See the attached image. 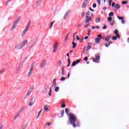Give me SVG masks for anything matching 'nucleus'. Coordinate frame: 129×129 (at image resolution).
<instances>
[{
    "instance_id": "f257e3e1",
    "label": "nucleus",
    "mask_w": 129,
    "mask_h": 129,
    "mask_svg": "<svg viewBox=\"0 0 129 129\" xmlns=\"http://www.w3.org/2000/svg\"><path fill=\"white\" fill-rule=\"evenodd\" d=\"M69 115V119L71 124H72L73 127H76V126L79 127L80 126V122L77 120V117H76V116H75L74 114L70 113Z\"/></svg>"
},
{
    "instance_id": "f03ea898",
    "label": "nucleus",
    "mask_w": 129,
    "mask_h": 129,
    "mask_svg": "<svg viewBox=\"0 0 129 129\" xmlns=\"http://www.w3.org/2000/svg\"><path fill=\"white\" fill-rule=\"evenodd\" d=\"M26 43H28V40H25L22 42H20L15 46L16 50H21V49H23V47H25L26 45Z\"/></svg>"
},
{
    "instance_id": "7ed1b4c3",
    "label": "nucleus",
    "mask_w": 129,
    "mask_h": 129,
    "mask_svg": "<svg viewBox=\"0 0 129 129\" xmlns=\"http://www.w3.org/2000/svg\"><path fill=\"white\" fill-rule=\"evenodd\" d=\"M90 14V12H88L86 13V19L85 20V24H87V23H89L90 21H91V19H92V17H89V16Z\"/></svg>"
},
{
    "instance_id": "20e7f679",
    "label": "nucleus",
    "mask_w": 129,
    "mask_h": 129,
    "mask_svg": "<svg viewBox=\"0 0 129 129\" xmlns=\"http://www.w3.org/2000/svg\"><path fill=\"white\" fill-rule=\"evenodd\" d=\"M24 110H25V106H23L20 108V109L19 110L18 113L15 116L14 119H16L17 117H19V116L20 115V114H21V113H23Z\"/></svg>"
},
{
    "instance_id": "39448f33",
    "label": "nucleus",
    "mask_w": 129,
    "mask_h": 129,
    "mask_svg": "<svg viewBox=\"0 0 129 129\" xmlns=\"http://www.w3.org/2000/svg\"><path fill=\"white\" fill-rule=\"evenodd\" d=\"M30 26H31V21H29L27 24L25 30L23 31L22 33V37H24L26 34V33L29 31V28H30Z\"/></svg>"
},
{
    "instance_id": "423d86ee",
    "label": "nucleus",
    "mask_w": 129,
    "mask_h": 129,
    "mask_svg": "<svg viewBox=\"0 0 129 129\" xmlns=\"http://www.w3.org/2000/svg\"><path fill=\"white\" fill-rule=\"evenodd\" d=\"M20 20H21L20 17H18V19L14 22L13 25H12V27L11 28V31H13L14 29H16L17 25L18 23H19V21H20Z\"/></svg>"
},
{
    "instance_id": "0eeeda50",
    "label": "nucleus",
    "mask_w": 129,
    "mask_h": 129,
    "mask_svg": "<svg viewBox=\"0 0 129 129\" xmlns=\"http://www.w3.org/2000/svg\"><path fill=\"white\" fill-rule=\"evenodd\" d=\"M34 62H33L28 73L27 74V77L29 78L31 77V75H32V73H33V70L34 69Z\"/></svg>"
},
{
    "instance_id": "6e6552de",
    "label": "nucleus",
    "mask_w": 129,
    "mask_h": 129,
    "mask_svg": "<svg viewBox=\"0 0 129 129\" xmlns=\"http://www.w3.org/2000/svg\"><path fill=\"white\" fill-rule=\"evenodd\" d=\"M99 59H100V55L99 54H96L95 55V58H93L92 60L93 62H95V63H98L97 61H99Z\"/></svg>"
},
{
    "instance_id": "1a4fd4ad",
    "label": "nucleus",
    "mask_w": 129,
    "mask_h": 129,
    "mask_svg": "<svg viewBox=\"0 0 129 129\" xmlns=\"http://www.w3.org/2000/svg\"><path fill=\"white\" fill-rule=\"evenodd\" d=\"M37 41H38V38H34L32 41V44L29 45V46L28 47V49H29V50H31V48H33V46H35V45L37 44Z\"/></svg>"
},
{
    "instance_id": "9d476101",
    "label": "nucleus",
    "mask_w": 129,
    "mask_h": 129,
    "mask_svg": "<svg viewBox=\"0 0 129 129\" xmlns=\"http://www.w3.org/2000/svg\"><path fill=\"white\" fill-rule=\"evenodd\" d=\"M97 38H95V42L97 44H98V43H99V41H100V40H101V39H102V35L101 34H98L97 35Z\"/></svg>"
},
{
    "instance_id": "9b49d317",
    "label": "nucleus",
    "mask_w": 129,
    "mask_h": 129,
    "mask_svg": "<svg viewBox=\"0 0 129 129\" xmlns=\"http://www.w3.org/2000/svg\"><path fill=\"white\" fill-rule=\"evenodd\" d=\"M57 49H58V43L55 42L54 43V44H53V52L54 53L56 52V50H57Z\"/></svg>"
},
{
    "instance_id": "f8f14e48",
    "label": "nucleus",
    "mask_w": 129,
    "mask_h": 129,
    "mask_svg": "<svg viewBox=\"0 0 129 129\" xmlns=\"http://www.w3.org/2000/svg\"><path fill=\"white\" fill-rule=\"evenodd\" d=\"M35 101H36V98L33 97L29 102V106H32V105L35 103Z\"/></svg>"
},
{
    "instance_id": "ddd939ff",
    "label": "nucleus",
    "mask_w": 129,
    "mask_h": 129,
    "mask_svg": "<svg viewBox=\"0 0 129 129\" xmlns=\"http://www.w3.org/2000/svg\"><path fill=\"white\" fill-rule=\"evenodd\" d=\"M46 60L43 59L40 63V67H42V68H44V67H45V65H46Z\"/></svg>"
},
{
    "instance_id": "4468645a",
    "label": "nucleus",
    "mask_w": 129,
    "mask_h": 129,
    "mask_svg": "<svg viewBox=\"0 0 129 129\" xmlns=\"http://www.w3.org/2000/svg\"><path fill=\"white\" fill-rule=\"evenodd\" d=\"M32 91H33V88L29 89L28 92L25 95V97H28V96L31 94V92H32Z\"/></svg>"
},
{
    "instance_id": "2eb2a0df",
    "label": "nucleus",
    "mask_w": 129,
    "mask_h": 129,
    "mask_svg": "<svg viewBox=\"0 0 129 129\" xmlns=\"http://www.w3.org/2000/svg\"><path fill=\"white\" fill-rule=\"evenodd\" d=\"M92 45V43H91V42H89L88 44V46H87V48H86V51H89V50H90V49H91Z\"/></svg>"
},
{
    "instance_id": "dca6fc26",
    "label": "nucleus",
    "mask_w": 129,
    "mask_h": 129,
    "mask_svg": "<svg viewBox=\"0 0 129 129\" xmlns=\"http://www.w3.org/2000/svg\"><path fill=\"white\" fill-rule=\"evenodd\" d=\"M114 33L115 34L116 36H117V38L119 39L120 37H119V34H118V30H117V29H115L114 31Z\"/></svg>"
},
{
    "instance_id": "f3484780",
    "label": "nucleus",
    "mask_w": 129,
    "mask_h": 129,
    "mask_svg": "<svg viewBox=\"0 0 129 129\" xmlns=\"http://www.w3.org/2000/svg\"><path fill=\"white\" fill-rule=\"evenodd\" d=\"M111 38V36H110V35H108L106 38H105V40H106V42H109V40H110Z\"/></svg>"
},
{
    "instance_id": "a211bd4d",
    "label": "nucleus",
    "mask_w": 129,
    "mask_h": 129,
    "mask_svg": "<svg viewBox=\"0 0 129 129\" xmlns=\"http://www.w3.org/2000/svg\"><path fill=\"white\" fill-rule=\"evenodd\" d=\"M86 7H87V2H84V3L82 4V8L83 9H84V8H86Z\"/></svg>"
},
{
    "instance_id": "6ab92c4d",
    "label": "nucleus",
    "mask_w": 129,
    "mask_h": 129,
    "mask_svg": "<svg viewBox=\"0 0 129 129\" xmlns=\"http://www.w3.org/2000/svg\"><path fill=\"white\" fill-rule=\"evenodd\" d=\"M44 110L45 111H46V112H48V111H49V106H48L47 105H45L44 106Z\"/></svg>"
},
{
    "instance_id": "aec40b11",
    "label": "nucleus",
    "mask_w": 129,
    "mask_h": 129,
    "mask_svg": "<svg viewBox=\"0 0 129 129\" xmlns=\"http://www.w3.org/2000/svg\"><path fill=\"white\" fill-rule=\"evenodd\" d=\"M69 34H70V33H68L67 35L64 38V42H67V40H68V38L69 37Z\"/></svg>"
},
{
    "instance_id": "412c9836",
    "label": "nucleus",
    "mask_w": 129,
    "mask_h": 129,
    "mask_svg": "<svg viewBox=\"0 0 129 129\" xmlns=\"http://www.w3.org/2000/svg\"><path fill=\"white\" fill-rule=\"evenodd\" d=\"M61 65H62V61L61 60H59L57 62V66H58V67H61Z\"/></svg>"
},
{
    "instance_id": "4be33fe9",
    "label": "nucleus",
    "mask_w": 129,
    "mask_h": 129,
    "mask_svg": "<svg viewBox=\"0 0 129 129\" xmlns=\"http://www.w3.org/2000/svg\"><path fill=\"white\" fill-rule=\"evenodd\" d=\"M64 101H62V104H61V108H64V107H66V105H65V103H64Z\"/></svg>"
},
{
    "instance_id": "5701e85b",
    "label": "nucleus",
    "mask_w": 129,
    "mask_h": 129,
    "mask_svg": "<svg viewBox=\"0 0 129 129\" xmlns=\"http://www.w3.org/2000/svg\"><path fill=\"white\" fill-rule=\"evenodd\" d=\"M73 44V49H74L77 46V43L74 42V41H73L72 42Z\"/></svg>"
},
{
    "instance_id": "b1692460",
    "label": "nucleus",
    "mask_w": 129,
    "mask_h": 129,
    "mask_svg": "<svg viewBox=\"0 0 129 129\" xmlns=\"http://www.w3.org/2000/svg\"><path fill=\"white\" fill-rule=\"evenodd\" d=\"M100 20H101V18L100 17H98L97 19L95 20V22L99 23V22H100Z\"/></svg>"
},
{
    "instance_id": "393cba45",
    "label": "nucleus",
    "mask_w": 129,
    "mask_h": 129,
    "mask_svg": "<svg viewBox=\"0 0 129 129\" xmlns=\"http://www.w3.org/2000/svg\"><path fill=\"white\" fill-rule=\"evenodd\" d=\"M112 40L113 41H115L116 40H117V36H113L112 38Z\"/></svg>"
},
{
    "instance_id": "a878e982",
    "label": "nucleus",
    "mask_w": 129,
    "mask_h": 129,
    "mask_svg": "<svg viewBox=\"0 0 129 129\" xmlns=\"http://www.w3.org/2000/svg\"><path fill=\"white\" fill-rule=\"evenodd\" d=\"M115 9H120V6H119V5L117 4L115 5Z\"/></svg>"
},
{
    "instance_id": "bb28decb",
    "label": "nucleus",
    "mask_w": 129,
    "mask_h": 129,
    "mask_svg": "<svg viewBox=\"0 0 129 129\" xmlns=\"http://www.w3.org/2000/svg\"><path fill=\"white\" fill-rule=\"evenodd\" d=\"M46 91H48V88H47V87H45L43 90V93H46Z\"/></svg>"
},
{
    "instance_id": "cd10ccee",
    "label": "nucleus",
    "mask_w": 129,
    "mask_h": 129,
    "mask_svg": "<svg viewBox=\"0 0 129 129\" xmlns=\"http://www.w3.org/2000/svg\"><path fill=\"white\" fill-rule=\"evenodd\" d=\"M42 110H43V109H41L40 110V111H39V112H38V116L36 117L37 119H38V117H39V116H40V114H41V112H42Z\"/></svg>"
},
{
    "instance_id": "c85d7f7f",
    "label": "nucleus",
    "mask_w": 129,
    "mask_h": 129,
    "mask_svg": "<svg viewBox=\"0 0 129 129\" xmlns=\"http://www.w3.org/2000/svg\"><path fill=\"white\" fill-rule=\"evenodd\" d=\"M41 3H42V1L41 0H39L37 2V6H40V5H41Z\"/></svg>"
},
{
    "instance_id": "c756f323",
    "label": "nucleus",
    "mask_w": 129,
    "mask_h": 129,
    "mask_svg": "<svg viewBox=\"0 0 129 129\" xmlns=\"http://www.w3.org/2000/svg\"><path fill=\"white\" fill-rule=\"evenodd\" d=\"M68 64L67 65V67H69L70 66V59L68 58Z\"/></svg>"
},
{
    "instance_id": "7c9ffc66",
    "label": "nucleus",
    "mask_w": 129,
    "mask_h": 129,
    "mask_svg": "<svg viewBox=\"0 0 129 129\" xmlns=\"http://www.w3.org/2000/svg\"><path fill=\"white\" fill-rule=\"evenodd\" d=\"M60 113L61 115V117H63V116H64V110H61Z\"/></svg>"
},
{
    "instance_id": "2f4dec72",
    "label": "nucleus",
    "mask_w": 129,
    "mask_h": 129,
    "mask_svg": "<svg viewBox=\"0 0 129 129\" xmlns=\"http://www.w3.org/2000/svg\"><path fill=\"white\" fill-rule=\"evenodd\" d=\"M51 92H52V88H49V94H48V95H49V96H51Z\"/></svg>"
},
{
    "instance_id": "473e14b6",
    "label": "nucleus",
    "mask_w": 129,
    "mask_h": 129,
    "mask_svg": "<svg viewBox=\"0 0 129 129\" xmlns=\"http://www.w3.org/2000/svg\"><path fill=\"white\" fill-rule=\"evenodd\" d=\"M55 92H58V91H59V87H55Z\"/></svg>"
},
{
    "instance_id": "72a5a7b5",
    "label": "nucleus",
    "mask_w": 129,
    "mask_h": 129,
    "mask_svg": "<svg viewBox=\"0 0 129 129\" xmlns=\"http://www.w3.org/2000/svg\"><path fill=\"white\" fill-rule=\"evenodd\" d=\"M81 59H80L77 60H76V61H75V62L76 64H78V63H79V62H81Z\"/></svg>"
},
{
    "instance_id": "f704fd0d",
    "label": "nucleus",
    "mask_w": 129,
    "mask_h": 129,
    "mask_svg": "<svg viewBox=\"0 0 129 129\" xmlns=\"http://www.w3.org/2000/svg\"><path fill=\"white\" fill-rule=\"evenodd\" d=\"M65 112L67 113V114H68L69 112V108H66L65 110Z\"/></svg>"
},
{
    "instance_id": "c9c22d12",
    "label": "nucleus",
    "mask_w": 129,
    "mask_h": 129,
    "mask_svg": "<svg viewBox=\"0 0 129 129\" xmlns=\"http://www.w3.org/2000/svg\"><path fill=\"white\" fill-rule=\"evenodd\" d=\"M113 16V12H111L109 14V17H112Z\"/></svg>"
},
{
    "instance_id": "e433bc0d",
    "label": "nucleus",
    "mask_w": 129,
    "mask_h": 129,
    "mask_svg": "<svg viewBox=\"0 0 129 129\" xmlns=\"http://www.w3.org/2000/svg\"><path fill=\"white\" fill-rule=\"evenodd\" d=\"M61 74L62 76H65V73L64 72V70H61Z\"/></svg>"
},
{
    "instance_id": "4c0bfd02",
    "label": "nucleus",
    "mask_w": 129,
    "mask_h": 129,
    "mask_svg": "<svg viewBox=\"0 0 129 129\" xmlns=\"http://www.w3.org/2000/svg\"><path fill=\"white\" fill-rule=\"evenodd\" d=\"M53 24H54V22H52L51 23V25L49 26V29H52V27Z\"/></svg>"
},
{
    "instance_id": "58836bf2",
    "label": "nucleus",
    "mask_w": 129,
    "mask_h": 129,
    "mask_svg": "<svg viewBox=\"0 0 129 129\" xmlns=\"http://www.w3.org/2000/svg\"><path fill=\"white\" fill-rule=\"evenodd\" d=\"M111 2H112V0H109L108 2L109 7L111 6Z\"/></svg>"
},
{
    "instance_id": "ea45409f",
    "label": "nucleus",
    "mask_w": 129,
    "mask_h": 129,
    "mask_svg": "<svg viewBox=\"0 0 129 129\" xmlns=\"http://www.w3.org/2000/svg\"><path fill=\"white\" fill-rule=\"evenodd\" d=\"M66 79V78L64 77H62L60 79V81H63V80H65Z\"/></svg>"
},
{
    "instance_id": "a19ab883",
    "label": "nucleus",
    "mask_w": 129,
    "mask_h": 129,
    "mask_svg": "<svg viewBox=\"0 0 129 129\" xmlns=\"http://www.w3.org/2000/svg\"><path fill=\"white\" fill-rule=\"evenodd\" d=\"M110 26H113L114 25V21H111V22L110 23Z\"/></svg>"
},
{
    "instance_id": "79ce46f5",
    "label": "nucleus",
    "mask_w": 129,
    "mask_h": 129,
    "mask_svg": "<svg viewBox=\"0 0 129 129\" xmlns=\"http://www.w3.org/2000/svg\"><path fill=\"white\" fill-rule=\"evenodd\" d=\"M108 21H109V22H111V21L112 20V18L109 17H108Z\"/></svg>"
},
{
    "instance_id": "37998d69",
    "label": "nucleus",
    "mask_w": 129,
    "mask_h": 129,
    "mask_svg": "<svg viewBox=\"0 0 129 129\" xmlns=\"http://www.w3.org/2000/svg\"><path fill=\"white\" fill-rule=\"evenodd\" d=\"M122 5H126V4H127V2L126 1H123L121 3Z\"/></svg>"
},
{
    "instance_id": "c03bdc74",
    "label": "nucleus",
    "mask_w": 129,
    "mask_h": 129,
    "mask_svg": "<svg viewBox=\"0 0 129 129\" xmlns=\"http://www.w3.org/2000/svg\"><path fill=\"white\" fill-rule=\"evenodd\" d=\"M87 31H88V36H90V30L87 29Z\"/></svg>"
},
{
    "instance_id": "a18cd8bd",
    "label": "nucleus",
    "mask_w": 129,
    "mask_h": 129,
    "mask_svg": "<svg viewBox=\"0 0 129 129\" xmlns=\"http://www.w3.org/2000/svg\"><path fill=\"white\" fill-rule=\"evenodd\" d=\"M26 127H27V125H25L24 126H22L20 129H25Z\"/></svg>"
},
{
    "instance_id": "49530a36",
    "label": "nucleus",
    "mask_w": 129,
    "mask_h": 129,
    "mask_svg": "<svg viewBox=\"0 0 129 129\" xmlns=\"http://www.w3.org/2000/svg\"><path fill=\"white\" fill-rule=\"evenodd\" d=\"M87 60H88V57L87 56H86L84 58V61H87Z\"/></svg>"
},
{
    "instance_id": "de8ad7c7",
    "label": "nucleus",
    "mask_w": 129,
    "mask_h": 129,
    "mask_svg": "<svg viewBox=\"0 0 129 129\" xmlns=\"http://www.w3.org/2000/svg\"><path fill=\"white\" fill-rule=\"evenodd\" d=\"M56 87V84H52V89H54Z\"/></svg>"
},
{
    "instance_id": "09e8293b",
    "label": "nucleus",
    "mask_w": 129,
    "mask_h": 129,
    "mask_svg": "<svg viewBox=\"0 0 129 129\" xmlns=\"http://www.w3.org/2000/svg\"><path fill=\"white\" fill-rule=\"evenodd\" d=\"M121 23H122V24L125 23V22L124 21V19H123V18L121 19Z\"/></svg>"
},
{
    "instance_id": "8fccbe9b",
    "label": "nucleus",
    "mask_w": 129,
    "mask_h": 129,
    "mask_svg": "<svg viewBox=\"0 0 129 129\" xmlns=\"http://www.w3.org/2000/svg\"><path fill=\"white\" fill-rule=\"evenodd\" d=\"M70 13V10H68L65 14L67 16H68V14Z\"/></svg>"
},
{
    "instance_id": "3c124183",
    "label": "nucleus",
    "mask_w": 129,
    "mask_h": 129,
    "mask_svg": "<svg viewBox=\"0 0 129 129\" xmlns=\"http://www.w3.org/2000/svg\"><path fill=\"white\" fill-rule=\"evenodd\" d=\"M76 66V63L75 62V61H73L72 66Z\"/></svg>"
},
{
    "instance_id": "603ef678",
    "label": "nucleus",
    "mask_w": 129,
    "mask_h": 129,
    "mask_svg": "<svg viewBox=\"0 0 129 129\" xmlns=\"http://www.w3.org/2000/svg\"><path fill=\"white\" fill-rule=\"evenodd\" d=\"M67 16L66 15V14H64V17H63V20L64 21H65V20H66V18H67Z\"/></svg>"
},
{
    "instance_id": "864d4df0",
    "label": "nucleus",
    "mask_w": 129,
    "mask_h": 129,
    "mask_svg": "<svg viewBox=\"0 0 129 129\" xmlns=\"http://www.w3.org/2000/svg\"><path fill=\"white\" fill-rule=\"evenodd\" d=\"M76 39L78 41H79L80 40V38L79 37V36L77 35Z\"/></svg>"
},
{
    "instance_id": "5fc2aeb1",
    "label": "nucleus",
    "mask_w": 129,
    "mask_h": 129,
    "mask_svg": "<svg viewBox=\"0 0 129 129\" xmlns=\"http://www.w3.org/2000/svg\"><path fill=\"white\" fill-rule=\"evenodd\" d=\"M117 18L119 19V20H122V19H123V18L119 17V16H117Z\"/></svg>"
},
{
    "instance_id": "6e6d98bb",
    "label": "nucleus",
    "mask_w": 129,
    "mask_h": 129,
    "mask_svg": "<svg viewBox=\"0 0 129 129\" xmlns=\"http://www.w3.org/2000/svg\"><path fill=\"white\" fill-rule=\"evenodd\" d=\"M115 3L114 2H113L112 4V7L113 8V7H115Z\"/></svg>"
},
{
    "instance_id": "4d7b16f0",
    "label": "nucleus",
    "mask_w": 129,
    "mask_h": 129,
    "mask_svg": "<svg viewBox=\"0 0 129 129\" xmlns=\"http://www.w3.org/2000/svg\"><path fill=\"white\" fill-rule=\"evenodd\" d=\"M97 3H98V5L100 6V0H97Z\"/></svg>"
},
{
    "instance_id": "13d9d810",
    "label": "nucleus",
    "mask_w": 129,
    "mask_h": 129,
    "mask_svg": "<svg viewBox=\"0 0 129 129\" xmlns=\"http://www.w3.org/2000/svg\"><path fill=\"white\" fill-rule=\"evenodd\" d=\"M93 8H94V9H95V8H96V4H94L93 5Z\"/></svg>"
},
{
    "instance_id": "bf43d9fd",
    "label": "nucleus",
    "mask_w": 129,
    "mask_h": 129,
    "mask_svg": "<svg viewBox=\"0 0 129 129\" xmlns=\"http://www.w3.org/2000/svg\"><path fill=\"white\" fill-rule=\"evenodd\" d=\"M81 16L83 18V17L85 16V12L82 13Z\"/></svg>"
},
{
    "instance_id": "052dcab7",
    "label": "nucleus",
    "mask_w": 129,
    "mask_h": 129,
    "mask_svg": "<svg viewBox=\"0 0 129 129\" xmlns=\"http://www.w3.org/2000/svg\"><path fill=\"white\" fill-rule=\"evenodd\" d=\"M52 84H56V79L53 80Z\"/></svg>"
},
{
    "instance_id": "680f3d73",
    "label": "nucleus",
    "mask_w": 129,
    "mask_h": 129,
    "mask_svg": "<svg viewBox=\"0 0 129 129\" xmlns=\"http://www.w3.org/2000/svg\"><path fill=\"white\" fill-rule=\"evenodd\" d=\"M89 23L88 24H86V25H85V28H87V27H89Z\"/></svg>"
},
{
    "instance_id": "e2e57ef3",
    "label": "nucleus",
    "mask_w": 129,
    "mask_h": 129,
    "mask_svg": "<svg viewBox=\"0 0 129 129\" xmlns=\"http://www.w3.org/2000/svg\"><path fill=\"white\" fill-rule=\"evenodd\" d=\"M106 29V25H104V27H103V30H105Z\"/></svg>"
},
{
    "instance_id": "0e129e2a",
    "label": "nucleus",
    "mask_w": 129,
    "mask_h": 129,
    "mask_svg": "<svg viewBox=\"0 0 129 129\" xmlns=\"http://www.w3.org/2000/svg\"><path fill=\"white\" fill-rule=\"evenodd\" d=\"M110 44H112V41H109V46L110 45Z\"/></svg>"
},
{
    "instance_id": "69168bd1",
    "label": "nucleus",
    "mask_w": 129,
    "mask_h": 129,
    "mask_svg": "<svg viewBox=\"0 0 129 129\" xmlns=\"http://www.w3.org/2000/svg\"><path fill=\"white\" fill-rule=\"evenodd\" d=\"M78 28H81V24H78Z\"/></svg>"
},
{
    "instance_id": "338daca9",
    "label": "nucleus",
    "mask_w": 129,
    "mask_h": 129,
    "mask_svg": "<svg viewBox=\"0 0 129 129\" xmlns=\"http://www.w3.org/2000/svg\"><path fill=\"white\" fill-rule=\"evenodd\" d=\"M105 46L107 47H108V44L107 43H105Z\"/></svg>"
},
{
    "instance_id": "774afa93",
    "label": "nucleus",
    "mask_w": 129,
    "mask_h": 129,
    "mask_svg": "<svg viewBox=\"0 0 129 129\" xmlns=\"http://www.w3.org/2000/svg\"><path fill=\"white\" fill-rule=\"evenodd\" d=\"M88 39V36H86L85 37V40H87Z\"/></svg>"
}]
</instances>
